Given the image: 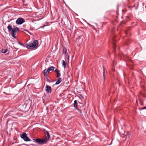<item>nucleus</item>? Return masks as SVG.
Listing matches in <instances>:
<instances>
[{"instance_id":"nucleus-15","label":"nucleus","mask_w":146,"mask_h":146,"mask_svg":"<svg viewBox=\"0 0 146 146\" xmlns=\"http://www.w3.org/2000/svg\"><path fill=\"white\" fill-rule=\"evenodd\" d=\"M54 67L51 66L48 68V70H49V71H51L53 70L54 69Z\"/></svg>"},{"instance_id":"nucleus-22","label":"nucleus","mask_w":146,"mask_h":146,"mask_svg":"<svg viewBox=\"0 0 146 146\" xmlns=\"http://www.w3.org/2000/svg\"><path fill=\"white\" fill-rule=\"evenodd\" d=\"M19 43L21 45H23V44L21 43L20 42H19Z\"/></svg>"},{"instance_id":"nucleus-21","label":"nucleus","mask_w":146,"mask_h":146,"mask_svg":"<svg viewBox=\"0 0 146 146\" xmlns=\"http://www.w3.org/2000/svg\"><path fill=\"white\" fill-rule=\"evenodd\" d=\"M113 44L114 45L113 48L114 49H115V45L114 43Z\"/></svg>"},{"instance_id":"nucleus-14","label":"nucleus","mask_w":146,"mask_h":146,"mask_svg":"<svg viewBox=\"0 0 146 146\" xmlns=\"http://www.w3.org/2000/svg\"><path fill=\"white\" fill-rule=\"evenodd\" d=\"M66 62H65V61L64 60H62V65L63 67L64 68H66Z\"/></svg>"},{"instance_id":"nucleus-16","label":"nucleus","mask_w":146,"mask_h":146,"mask_svg":"<svg viewBox=\"0 0 146 146\" xmlns=\"http://www.w3.org/2000/svg\"><path fill=\"white\" fill-rule=\"evenodd\" d=\"M7 49H2L1 50V52L3 53H5L7 52Z\"/></svg>"},{"instance_id":"nucleus-17","label":"nucleus","mask_w":146,"mask_h":146,"mask_svg":"<svg viewBox=\"0 0 146 146\" xmlns=\"http://www.w3.org/2000/svg\"><path fill=\"white\" fill-rule=\"evenodd\" d=\"M129 132H127L126 134L125 135L127 137L129 138L130 135V134H129Z\"/></svg>"},{"instance_id":"nucleus-4","label":"nucleus","mask_w":146,"mask_h":146,"mask_svg":"<svg viewBox=\"0 0 146 146\" xmlns=\"http://www.w3.org/2000/svg\"><path fill=\"white\" fill-rule=\"evenodd\" d=\"M67 52V49L66 48H64L63 51L62 52V53L63 54H64L65 55V60L66 61L68 60L69 61V55L67 54L66 53V52Z\"/></svg>"},{"instance_id":"nucleus-5","label":"nucleus","mask_w":146,"mask_h":146,"mask_svg":"<svg viewBox=\"0 0 146 146\" xmlns=\"http://www.w3.org/2000/svg\"><path fill=\"white\" fill-rule=\"evenodd\" d=\"M25 21L23 18L20 17L17 19L16 21V23L17 25H21L24 23Z\"/></svg>"},{"instance_id":"nucleus-6","label":"nucleus","mask_w":146,"mask_h":146,"mask_svg":"<svg viewBox=\"0 0 146 146\" xmlns=\"http://www.w3.org/2000/svg\"><path fill=\"white\" fill-rule=\"evenodd\" d=\"M35 140L36 142L40 144H41L43 143H46L44 139L43 140H42L40 139H35Z\"/></svg>"},{"instance_id":"nucleus-3","label":"nucleus","mask_w":146,"mask_h":146,"mask_svg":"<svg viewBox=\"0 0 146 146\" xmlns=\"http://www.w3.org/2000/svg\"><path fill=\"white\" fill-rule=\"evenodd\" d=\"M20 137L22 139H23V140L26 141H31L27 136V134L25 132H23L22 134H20Z\"/></svg>"},{"instance_id":"nucleus-24","label":"nucleus","mask_w":146,"mask_h":146,"mask_svg":"<svg viewBox=\"0 0 146 146\" xmlns=\"http://www.w3.org/2000/svg\"><path fill=\"white\" fill-rule=\"evenodd\" d=\"M143 109H146V107H144L143 108Z\"/></svg>"},{"instance_id":"nucleus-18","label":"nucleus","mask_w":146,"mask_h":146,"mask_svg":"<svg viewBox=\"0 0 146 146\" xmlns=\"http://www.w3.org/2000/svg\"><path fill=\"white\" fill-rule=\"evenodd\" d=\"M105 70L104 68L103 67V76H104V80L105 79Z\"/></svg>"},{"instance_id":"nucleus-1","label":"nucleus","mask_w":146,"mask_h":146,"mask_svg":"<svg viewBox=\"0 0 146 146\" xmlns=\"http://www.w3.org/2000/svg\"><path fill=\"white\" fill-rule=\"evenodd\" d=\"M7 28L9 32H11L12 36L14 38H16V34L19 31V28L17 27H14L12 28V26L10 24L8 25Z\"/></svg>"},{"instance_id":"nucleus-9","label":"nucleus","mask_w":146,"mask_h":146,"mask_svg":"<svg viewBox=\"0 0 146 146\" xmlns=\"http://www.w3.org/2000/svg\"><path fill=\"white\" fill-rule=\"evenodd\" d=\"M46 133L47 135V137H46L44 139L45 141L47 143V141H48L49 139L50 138V136L49 132L48 131H46Z\"/></svg>"},{"instance_id":"nucleus-12","label":"nucleus","mask_w":146,"mask_h":146,"mask_svg":"<svg viewBox=\"0 0 146 146\" xmlns=\"http://www.w3.org/2000/svg\"><path fill=\"white\" fill-rule=\"evenodd\" d=\"M61 78H59L57 80V81L56 82L55 84L56 85H58L61 82Z\"/></svg>"},{"instance_id":"nucleus-19","label":"nucleus","mask_w":146,"mask_h":146,"mask_svg":"<svg viewBox=\"0 0 146 146\" xmlns=\"http://www.w3.org/2000/svg\"><path fill=\"white\" fill-rule=\"evenodd\" d=\"M78 110V112L80 113V115L82 116V115H83V114H82V112L81 111V110L78 109H77Z\"/></svg>"},{"instance_id":"nucleus-11","label":"nucleus","mask_w":146,"mask_h":146,"mask_svg":"<svg viewBox=\"0 0 146 146\" xmlns=\"http://www.w3.org/2000/svg\"><path fill=\"white\" fill-rule=\"evenodd\" d=\"M50 71L48 70V69L47 70H46V69H45L44 70V76H45L47 77V72L48 73Z\"/></svg>"},{"instance_id":"nucleus-10","label":"nucleus","mask_w":146,"mask_h":146,"mask_svg":"<svg viewBox=\"0 0 146 146\" xmlns=\"http://www.w3.org/2000/svg\"><path fill=\"white\" fill-rule=\"evenodd\" d=\"M55 71L56 73L57 77L58 78H59L61 75L59 73L60 71L57 69H56Z\"/></svg>"},{"instance_id":"nucleus-23","label":"nucleus","mask_w":146,"mask_h":146,"mask_svg":"<svg viewBox=\"0 0 146 146\" xmlns=\"http://www.w3.org/2000/svg\"><path fill=\"white\" fill-rule=\"evenodd\" d=\"M25 31L27 32V33L30 34V33L27 30H25Z\"/></svg>"},{"instance_id":"nucleus-2","label":"nucleus","mask_w":146,"mask_h":146,"mask_svg":"<svg viewBox=\"0 0 146 146\" xmlns=\"http://www.w3.org/2000/svg\"><path fill=\"white\" fill-rule=\"evenodd\" d=\"M38 41L36 40H35L32 43H29L26 44V47L29 49H34L36 48L38 46Z\"/></svg>"},{"instance_id":"nucleus-7","label":"nucleus","mask_w":146,"mask_h":146,"mask_svg":"<svg viewBox=\"0 0 146 146\" xmlns=\"http://www.w3.org/2000/svg\"><path fill=\"white\" fill-rule=\"evenodd\" d=\"M84 38V36H80L77 38L75 42H78L79 44L81 43L82 42V39Z\"/></svg>"},{"instance_id":"nucleus-13","label":"nucleus","mask_w":146,"mask_h":146,"mask_svg":"<svg viewBox=\"0 0 146 146\" xmlns=\"http://www.w3.org/2000/svg\"><path fill=\"white\" fill-rule=\"evenodd\" d=\"M74 107H75L77 109V106H78V103L77 102V101L76 100L74 101Z\"/></svg>"},{"instance_id":"nucleus-20","label":"nucleus","mask_w":146,"mask_h":146,"mask_svg":"<svg viewBox=\"0 0 146 146\" xmlns=\"http://www.w3.org/2000/svg\"><path fill=\"white\" fill-rule=\"evenodd\" d=\"M46 81L47 82H50L48 78H47V77H46Z\"/></svg>"},{"instance_id":"nucleus-25","label":"nucleus","mask_w":146,"mask_h":146,"mask_svg":"<svg viewBox=\"0 0 146 146\" xmlns=\"http://www.w3.org/2000/svg\"><path fill=\"white\" fill-rule=\"evenodd\" d=\"M43 26L42 27V28H43L45 26Z\"/></svg>"},{"instance_id":"nucleus-26","label":"nucleus","mask_w":146,"mask_h":146,"mask_svg":"<svg viewBox=\"0 0 146 146\" xmlns=\"http://www.w3.org/2000/svg\"><path fill=\"white\" fill-rule=\"evenodd\" d=\"M113 40H114V39H113Z\"/></svg>"},{"instance_id":"nucleus-8","label":"nucleus","mask_w":146,"mask_h":146,"mask_svg":"<svg viewBox=\"0 0 146 146\" xmlns=\"http://www.w3.org/2000/svg\"><path fill=\"white\" fill-rule=\"evenodd\" d=\"M45 90L48 93H51L52 92L51 87L49 86L46 85L45 86Z\"/></svg>"}]
</instances>
